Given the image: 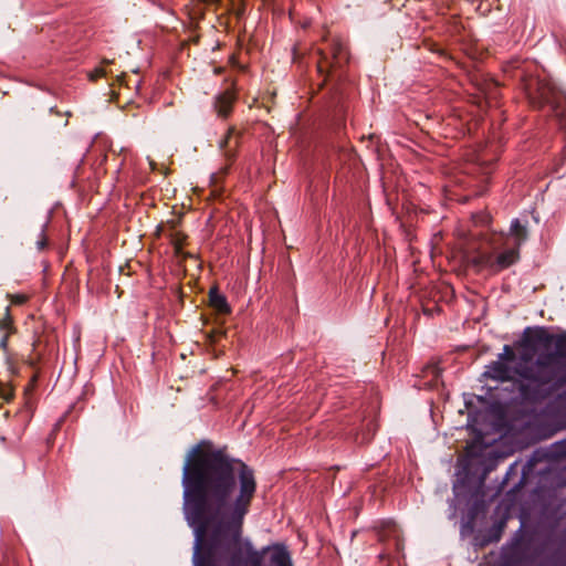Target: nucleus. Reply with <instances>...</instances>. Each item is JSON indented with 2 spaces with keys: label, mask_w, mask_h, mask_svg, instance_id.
Here are the masks:
<instances>
[{
  "label": "nucleus",
  "mask_w": 566,
  "mask_h": 566,
  "mask_svg": "<svg viewBox=\"0 0 566 566\" xmlns=\"http://www.w3.org/2000/svg\"><path fill=\"white\" fill-rule=\"evenodd\" d=\"M185 513L192 522L208 517L213 524L211 546L201 553L196 541L195 566H214L229 554V566H261V554L242 538L243 521L256 491L253 470L223 450L201 442L184 467Z\"/></svg>",
  "instance_id": "f257e3e1"
},
{
  "label": "nucleus",
  "mask_w": 566,
  "mask_h": 566,
  "mask_svg": "<svg viewBox=\"0 0 566 566\" xmlns=\"http://www.w3.org/2000/svg\"><path fill=\"white\" fill-rule=\"evenodd\" d=\"M553 348L554 353L541 354L534 364L536 382L539 385L566 381V333L556 334Z\"/></svg>",
  "instance_id": "f03ea898"
},
{
  "label": "nucleus",
  "mask_w": 566,
  "mask_h": 566,
  "mask_svg": "<svg viewBox=\"0 0 566 566\" xmlns=\"http://www.w3.org/2000/svg\"><path fill=\"white\" fill-rule=\"evenodd\" d=\"M515 360V354L511 346L505 345L503 353L499 355V360L486 367L484 376L494 380L506 381L514 380L516 377L536 382L535 367H525L522 363L517 367L512 364Z\"/></svg>",
  "instance_id": "7ed1b4c3"
},
{
  "label": "nucleus",
  "mask_w": 566,
  "mask_h": 566,
  "mask_svg": "<svg viewBox=\"0 0 566 566\" xmlns=\"http://www.w3.org/2000/svg\"><path fill=\"white\" fill-rule=\"evenodd\" d=\"M555 336L556 334L544 327L528 328L525 331L522 345L530 349H548L553 347Z\"/></svg>",
  "instance_id": "20e7f679"
},
{
  "label": "nucleus",
  "mask_w": 566,
  "mask_h": 566,
  "mask_svg": "<svg viewBox=\"0 0 566 566\" xmlns=\"http://www.w3.org/2000/svg\"><path fill=\"white\" fill-rule=\"evenodd\" d=\"M518 248H511L501 252L496 258L482 255L479 263L495 271L504 270L518 260Z\"/></svg>",
  "instance_id": "39448f33"
},
{
  "label": "nucleus",
  "mask_w": 566,
  "mask_h": 566,
  "mask_svg": "<svg viewBox=\"0 0 566 566\" xmlns=\"http://www.w3.org/2000/svg\"><path fill=\"white\" fill-rule=\"evenodd\" d=\"M14 331L13 319L10 315L9 307H7L3 317L0 318V348H7L8 339Z\"/></svg>",
  "instance_id": "423d86ee"
},
{
  "label": "nucleus",
  "mask_w": 566,
  "mask_h": 566,
  "mask_svg": "<svg viewBox=\"0 0 566 566\" xmlns=\"http://www.w3.org/2000/svg\"><path fill=\"white\" fill-rule=\"evenodd\" d=\"M234 102V94L230 91H226L220 94L216 99V109L220 116L227 117L232 108Z\"/></svg>",
  "instance_id": "0eeeda50"
},
{
  "label": "nucleus",
  "mask_w": 566,
  "mask_h": 566,
  "mask_svg": "<svg viewBox=\"0 0 566 566\" xmlns=\"http://www.w3.org/2000/svg\"><path fill=\"white\" fill-rule=\"evenodd\" d=\"M271 564L273 566H293L290 553L280 545L272 547Z\"/></svg>",
  "instance_id": "6e6552de"
},
{
  "label": "nucleus",
  "mask_w": 566,
  "mask_h": 566,
  "mask_svg": "<svg viewBox=\"0 0 566 566\" xmlns=\"http://www.w3.org/2000/svg\"><path fill=\"white\" fill-rule=\"evenodd\" d=\"M239 139L233 135V129H229L224 139L220 142V148L224 151L227 158H233Z\"/></svg>",
  "instance_id": "1a4fd4ad"
},
{
  "label": "nucleus",
  "mask_w": 566,
  "mask_h": 566,
  "mask_svg": "<svg viewBox=\"0 0 566 566\" xmlns=\"http://www.w3.org/2000/svg\"><path fill=\"white\" fill-rule=\"evenodd\" d=\"M210 305L219 313L227 314L230 312L228 302L223 295H221L217 289H211L209 292Z\"/></svg>",
  "instance_id": "9d476101"
},
{
  "label": "nucleus",
  "mask_w": 566,
  "mask_h": 566,
  "mask_svg": "<svg viewBox=\"0 0 566 566\" xmlns=\"http://www.w3.org/2000/svg\"><path fill=\"white\" fill-rule=\"evenodd\" d=\"M168 237L170 238V241L175 248L176 254H178V255L184 254L182 244L186 241L187 237L174 226L170 227Z\"/></svg>",
  "instance_id": "9b49d317"
},
{
  "label": "nucleus",
  "mask_w": 566,
  "mask_h": 566,
  "mask_svg": "<svg viewBox=\"0 0 566 566\" xmlns=\"http://www.w3.org/2000/svg\"><path fill=\"white\" fill-rule=\"evenodd\" d=\"M510 232L515 237L516 247L520 248L521 243L526 239L527 232L524 226L518 220H513Z\"/></svg>",
  "instance_id": "f8f14e48"
},
{
  "label": "nucleus",
  "mask_w": 566,
  "mask_h": 566,
  "mask_svg": "<svg viewBox=\"0 0 566 566\" xmlns=\"http://www.w3.org/2000/svg\"><path fill=\"white\" fill-rule=\"evenodd\" d=\"M541 96L542 98L546 102V103H552L553 102V96H554V93H553V88L548 85H543L541 88Z\"/></svg>",
  "instance_id": "ddd939ff"
},
{
  "label": "nucleus",
  "mask_w": 566,
  "mask_h": 566,
  "mask_svg": "<svg viewBox=\"0 0 566 566\" xmlns=\"http://www.w3.org/2000/svg\"><path fill=\"white\" fill-rule=\"evenodd\" d=\"M333 57L334 60H336V62L338 63L340 59H345L346 55H345V51H344V48L342 45V43L337 42L334 44L333 46Z\"/></svg>",
  "instance_id": "4468645a"
},
{
  "label": "nucleus",
  "mask_w": 566,
  "mask_h": 566,
  "mask_svg": "<svg viewBox=\"0 0 566 566\" xmlns=\"http://www.w3.org/2000/svg\"><path fill=\"white\" fill-rule=\"evenodd\" d=\"M106 72L103 67H96L94 71L88 73V77L91 81H96L97 78L104 77Z\"/></svg>",
  "instance_id": "2eb2a0df"
},
{
  "label": "nucleus",
  "mask_w": 566,
  "mask_h": 566,
  "mask_svg": "<svg viewBox=\"0 0 566 566\" xmlns=\"http://www.w3.org/2000/svg\"><path fill=\"white\" fill-rule=\"evenodd\" d=\"M10 298L13 304H23L27 301V296L24 294L10 295Z\"/></svg>",
  "instance_id": "dca6fc26"
},
{
  "label": "nucleus",
  "mask_w": 566,
  "mask_h": 566,
  "mask_svg": "<svg viewBox=\"0 0 566 566\" xmlns=\"http://www.w3.org/2000/svg\"><path fill=\"white\" fill-rule=\"evenodd\" d=\"M36 245H38V249H39V250L44 249V247L46 245V238H45V235L43 234V232H41V234H40V239L36 241Z\"/></svg>",
  "instance_id": "f3484780"
},
{
  "label": "nucleus",
  "mask_w": 566,
  "mask_h": 566,
  "mask_svg": "<svg viewBox=\"0 0 566 566\" xmlns=\"http://www.w3.org/2000/svg\"><path fill=\"white\" fill-rule=\"evenodd\" d=\"M317 67H318V71H319L321 73H323V72H325V71H326V69H327V61H326V57H324V61H321V62L318 63Z\"/></svg>",
  "instance_id": "a211bd4d"
},
{
  "label": "nucleus",
  "mask_w": 566,
  "mask_h": 566,
  "mask_svg": "<svg viewBox=\"0 0 566 566\" xmlns=\"http://www.w3.org/2000/svg\"><path fill=\"white\" fill-rule=\"evenodd\" d=\"M531 358H532V357H531V355H528V354H524V355L521 357L522 361H523V363H525V364H527V363L531 360Z\"/></svg>",
  "instance_id": "6ab92c4d"
},
{
  "label": "nucleus",
  "mask_w": 566,
  "mask_h": 566,
  "mask_svg": "<svg viewBox=\"0 0 566 566\" xmlns=\"http://www.w3.org/2000/svg\"><path fill=\"white\" fill-rule=\"evenodd\" d=\"M265 551H269V547H265V549H264L263 552H258V553H259V554H261V556L263 557V553H264ZM262 560H263V558L261 559V562H262Z\"/></svg>",
  "instance_id": "aec40b11"
}]
</instances>
